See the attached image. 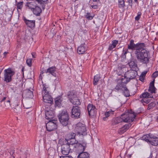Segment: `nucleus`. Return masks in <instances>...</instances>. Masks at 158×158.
Here are the masks:
<instances>
[{
	"instance_id": "obj_30",
	"label": "nucleus",
	"mask_w": 158,
	"mask_h": 158,
	"mask_svg": "<svg viewBox=\"0 0 158 158\" xmlns=\"http://www.w3.org/2000/svg\"><path fill=\"white\" fill-rule=\"evenodd\" d=\"M152 97L151 94H149L147 92H144L140 96V98H143V99L151 98H152Z\"/></svg>"
},
{
	"instance_id": "obj_5",
	"label": "nucleus",
	"mask_w": 158,
	"mask_h": 158,
	"mask_svg": "<svg viewBox=\"0 0 158 158\" xmlns=\"http://www.w3.org/2000/svg\"><path fill=\"white\" fill-rule=\"evenodd\" d=\"M15 74V72L11 68H8L4 70V80L6 82H10L12 80V77Z\"/></svg>"
},
{
	"instance_id": "obj_27",
	"label": "nucleus",
	"mask_w": 158,
	"mask_h": 158,
	"mask_svg": "<svg viewBox=\"0 0 158 158\" xmlns=\"http://www.w3.org/2000/svg\"><path fill=\"white\" fill-rule=\"evenodd\" d=\"M89 154L87 152H81L77 156V158H88Z\"/></svg>"
},
{
	"instance_id": "obj_38",
	"label": "nucleus",
	"mask_w": 158,
	"mask_h": 158,
	"mask_svg": "<svg viewBox=\"0 0 158 158\" xmlns=\"http://www.w3.org/2000/svg\"><path fill=\"white\" fill-rule=\"evenodd\" d=\"M22 109L20 106L17 105L14 108V111L17 113H20Z\"/></svg>"
},
{
	"instance_id": "obj_47",
	"label": "nucleus",
	"mask_w": 158,
	"mask_h": 158,
	"mask_svg": "<svg viewBox=\"0 0 158 158\" xmlns=\"http://www.w3.org/2000/svg\"><path fill=\"white\" fill-rule=\"evenodd\" d=\"M158 76V71H156L154 72L152 75V77L154 78Z\"/></svg>"
},
{
	"instance_id": "obj_37",
	"label": "nucleus",
	"mask_w": 158,
	"mask_h": 158,
	"mask_svg": "<svg viewBox=\"0 0 158 158\" xmlns=\"http://www.w3.org/2000/svg\"><path fill=\"white\" fill-rule=\"evenodd\" d=\"M124 89H123L122 91V92L123 93V94L124 96L126 97H129L130 96V92L129 90L127 89L126 87V89L124 88Z\"/></svg>"
},
{
	"instance_id": "obj_20",
	"label": "nucleus",
	"mask_w": 158,
	"mask_h": 158,
	"mask_svg": "<svg viewBox=\"0 0 158 158\" xmlns=\"http://www.w3.org/2000/svg\"><path fill=\"white\" fill-rule=\"evenodd\" d=\"M23 19L24 21L26 24L27 27L31 28H34L35 27V20H30L27 19L26 18L23 17Z\"/></svg>"
},
{
	"instance_id": "obj_3",
	"label": "nucleus",
	"mask_w": 158,
	"mask_h": 158,
	"mask_svg": "<svg viewBox=\"0 0 158 158\" xmlns=\"http://www.w3.org/2000/svg\"><path fill=\"white\" fill-rule=\"evenodd\" d=\"M58 119L60 123L63 126H67L70 124L69 117L66 110L60 111L59 114Z\"/></svg>"
},
{
	"instance_id": "obj_61",
	"label": "nucleus",
	"mask_w": 158,
	"mask_h": 158,
	"mask_svg": "<svg viewBox=\"0 0 158 158\" xmlns=\"http://www.w3.org/2000/svg\"><path fill=\"white\" fill-rule=\"evenodd\" d=\"M6 99V97H3V98L2 99V100H1V102H2L4 101Z\"/></svg>"
},
{
	"instance_id": "obj_18",
	"label": "nucleus",
	"mask_w": 158,
	"mask_h": 158,
	"mask_svg": "<svg viewBox=\"0 0 158 158\" xmlns=\"http://www.w3.org/2000/svg\"><path fill=\"white\" fill-rule=\"evenodd\" d=\"M131 122L127 123L124 125L123 127L120 128L118 130V133L122 134L125 132L131 126Z\"/></svg>"
},
{
	"instance_id": "obj_52",
	"label": "nucleus",
	"mask_w": 158,
	"mask_h": 158,
	"mask_svg": "<svg viewBox=\"0 0 158 158\" xmlns=\"http://www.w3.org/2000/svg\"><path fill=\"white\" fill-rule=\"evenodd\" d=\"M147 73V71H144L141 74V76L143 77H144Z\"/></svg>"
},
{
	"instance_id": "obj_29",
	"label": "nucleus",
	"mask_w": 158,
	"mask_h": 158,
	"mask_svg": "<svg viewBox=\"0 0 158 158\" xmlns=\"http://www.w3.org/2000/svg\"><path fill=\"white\" fill-rule=\"evenodd\" d=\"M25 6L31 9L32 11L36 6L35 3L33 2H27L25 4Z\"/></svg>"
},
{
	"instance_id": "obj_46",
	"label": "nucleus",
	"mask_w": 158,
	"mask_h": 158,
	"mask_svg": "<svg viewBox=\"0 0 158 158\" xmlns=\"http://www.w3.org/2000/svg\"><path fill=\"white\" fill-rule=\"evenodd\" d=\"M154 82H155V79L152 81L150 83L149 87H150V88H151V87H152V88H154Z\"/></svg>"
},
{
	"instance_id": "obj_58",
	"label": "nucleus",
	"mask_w": 158,
	"mask_h": 158,
	"mask_svg": "<svg viewBox=\"0 0 158 158\" xmlns=\"http://www.w3.org/2000/svg\"><path fill=\"white\" fill-rule=\"evenodd\" d=\"M10 89L11 90H13L14 92H15L16 90L15 88L14 87H10Z\"/></svg>"
},
{
	"instance_id": "obj_9",
	"label": "nucleus",
	"mask_w": 158,
	"mask_h": 158,
	"mask_svg": "<svg viewBox=\"0 0 158 158\" xmlns=\"http://www.w3.org/2000/svg\"><path fill=\"white\" fill-rule=\"evenodd\" d=\"M68 96L70 102L73 104L77 105H79L81 104L79 99L76 97V95L74 94L73 92H69L68 94Z\"/></svg>"
},
{
	"instance_id": "obj_7",
	"label": "nucleus",
	"mask_w": 158,
	"mask_h": 158,
	"mask_svg": "<svg viewBox=\"0 0 158 158\" xmlns=\"http://www.w3.org/2000/svg\"><path fill=\"white\" fill-rule=\"evenodd\" d=\"M45 118L47 119L53 118L55 116L54 109L50 107H47L44 109Z\"/></svg>"
},
{
	"instance_id": "obj_19",
	"label": "nucleus",
	"mask_w": 158,
	"mask_h": 158,
	"mask_svg": "<svg viewBox=\"0 0 158 158\" xmlns=\"http://www.w3.org/2000/svg\"><path fill=\"white\" fill-rule=\"evenodd\" d=\"M80 137H77V138L75 139V138H74L69 139H65V141H67L72 147L73 146V147L75 148V146L76 144L77 143L81 141V139H80Z\"/></svg>"
},
{
	"instance_id": "obj_42",
	"label": "nucleus",
	"mask_w": 158,
	"mask_h": 158,
	"mask_svg": "<svg viewBox=\"0 0 158 158\" xmlns=\"http://www.w3.org/2000/svg\"><path fill=\"white\" fill-rule=\"evenodd\" d=\"M142 15V13L140 12H138L137 13V15L135 18V20L136 21H138Z\"/></svg>"
},
{
	"instance_id": "obj_13",
	"label": "nucleus",
	"mask_w": 158,
	"mask_h": 158,
	"mask_svg": "<svg viewBox=\"0 0 158 158\" xmlns=\"http://www.w3.org/2000/svg\"><path fill=\"white\" fill-rule=\"evenodd\" d=\"M86 145L87 143L85 141L81 140V141L77 143L75 146L74 148H77L78 150L84 152L86 147Z\"/></svg>"
},
{
	"instance_id": "obj_8",
	"label": "nucleus",
	"mask_w": 158,
	"mask_h": 158,
	"mask_svg": "<svg viewBox=\"0 0 158 158\" xmlns=\"http://www.w3.org/2000/svg\"><path fill=\"white\" fill-rule=\"evenodd\" d=\"M71 147H72L68 143V142L65 140L63 144L61 145L62 154L64 155H68L71 150Z\"/></svg>"
},
{
	"instance_id": "obj_25",
	"label": "nucleus",
	"mask_w": 158,
	"mask_h": 158,
	"mask_svg": "<svg viewBox=\"0 0 158 158\" xmlns=\"http://www.w3.org/2000/svg\"><path fill=\"white\" fill-rule=\"evenodd\" d=\"M84 43L82 44L78 48L77 52L79 54H83L87 50V48L86 46H84Z\"/></svg>"
},
{
	"instance_id": "obj_56",
	"label": "nucleus",
	"mask_w": 158,
	"mask_h": 158,
	"mask_svg": "<svg viewBox=\"0 0 158 158\" xmlns=\"http://www.w3.org/2000/svg\"><path fill=\"white\" fill-rule=\"evenodd\" d=\"M26 155V158H27V157H30V155L28 153H27V152H26V154H25Z\"/></svg>"
},
{
	"instance_id": "obj_63",
	"label": "nucleus",
	"mask_w": 158,
	"mask_h": 158,
	"mask_svg": "<svg viewBox=\"0 0 158 158\" xmlns=\"http://www.w3.org/2000/svg\"><path fill=\"white\" fill-rule=\"evenodd\" d=\"M132 154H127V156L129 157H131Z\"/></svg>"
},
{
	"instance_id": "obj_2",
	"label": "nucleus",
	"mask_w": 158,
	"mask_h": 158,
	"mask_svg": "<svg viewBox=\"0 0 158 158\" xmlns=\"http://www.w3.org/2000/svg\"><path fill=\"white\" fill-rule=\"evenodd\" d=\"M145 47V44L143 43V46L137 49V50L135 52V53L138 61L142 63L147 64L149 61L148 55L149 51L144 48Z\"/></svg>"
},
{
	"instance_id": "obj_57",
	"label": "nucleus",
	"mask_w": 158,
	"mask_h": 158,
	"mask_svg": "<svg viewBox=\"0 0 158 158\" xmlns=\"http://www.w3.org/2000/svg\"><path fill=\"white\" fill-rule=\"evenodd\" d=\"M152 153L151 152L150 153V156L149 157H148L147 158H152Z\"/></svg>"
},
{
	"instance_id": "obj_55",
	"label": "nucleus",
	"mask_w": 158,
	"mask_h": 158,
	"mask_svg": "<svg viewBox=\"0 0 158 158\" xmlns=\"http://www.w3.org/2000/svg\"><path fill=\"white\" fill-rule=\"evenodd\" d=\"M144 79L143 78V77H142L140 76L139 77V80H140L141 81H144Z\"/></svg>"
},
{
	"instance_id": "obj_24",
	"label": "nucleus",
	"mask_w": 158,
	"mask_h": 158,
	"mask_svg": "<svg viewBox=\"0 0 158 158\" xmlns=\"http://www.w3.org/2000/svg\"><path fill=\"white\" fill-rule=\"evenodd\" d=\"M63 101V99L61 96H59L55 99V106H58V107L62 105L61 102Z\"/></svg>"
},
{
	"instance_id": "obj_4",
	"label": "nucleus",
	"mask_w": 158,
	"mask_h": 158,
	"mask_svg": "<svg viewBox=\"0 0 158 158\" xmlns=\"http://www.w3.org/2000/svg\"><path fill=\"white\" fill-rule=\"evenodd\" d=\"M76 129L77 131V134L80 135V137L82 139L83 136L87 134L86 127L84 124L79 123L77 125Z\"/></svg>"
},
{
	"instance_id": "obj_15",
	"label": "nucleus",
	"mask_w": 158,
	"mask_h": 158,
	"mask_svg": "<svg viewBox=\"0 0 158 158\" xmlns=\"http://www.w3.org/2000/svg\"><path fill=\"white\" fill-rule=\"evenodd\" d=\"M43 101L44 102L48 103L52 105L53 103V98L49 94H45L44 95H43Z\"/></svg>"
},
{
	"instance_id": "obj_64",
	"label": "nucleus",
	"mask_w": 158,
	"mask_h": 158,
	"mask_svg": "<svg viewBox=\"0 0 158 158\" xmlns=\"http://www.w3.org/2000/svg\"><path fill=\"white\" fill-rule=\"evenodd\" d=\"M48 0H43V1L42 0V2H47L48 1Z\"/></svg>"
},
{
	"instance_id": "obj_17",
	"label": "nucleus",
	"mask_w": 158,
	"mask_h": 158,
	"mask_svg": "<svg viewBox=\"0 0 158 158\" xmlns=\"http://www.w3.org/2000/svg\"><path fill=\"white\" fill-rule=\"evenodd\" d=\"M56 69L55 67H50L47 69H45L44 72L46 73L50 74L53 76L56 77H57V75L56 74Z\"/></svg>"
},
{
	"instance_id": "obj_16",
	"label": "nucleus",
	"mask_w": 158,
	"mask_h": 158,
	"mask_svg": "<svg viewBox=\"0 0 158 158\" xmlns=\"http://www.w3.org/2000/svg\"><path fill=\"white\" fill-rule=\"evenodd\" d=\"M33 91L32 89H25L23 91V95L26 98H32L33 96Z\"/></svg>"
},
{
	"instance_id": "obj_43",
	"label": "nucleus",
	"mask_w": 158,
	"mask_h": 158,
	"mask_svg": "<svg viewBox=\"0 0 158 158\" xmlns=\"http://www.w3.org/2000/svg\"><path fill=\"white\" fill-rule=\"evenodd\" d=\"M155 89H156L155 87L154 88H152V87H151L150 88V87H149L148 90L149 92H150L152 94L153 93H155Z\"/></svg>"
},
{
	"instance_id": "obj_1",
	"label": "nucleus",
	"mask_w": 158,
	"mask_h": 158,
	"mask_svg": "<svg viewBox=\"0 0 158 158\" xmlns=\"http://www.w3.org/2000/svg\"><path fill=\"white\" fill-rule=\"evenodd\" d=\"M135 117V115L134 112L131 110L129 112L123 114L120 117L113 118L112 121V124L114 125L122 122H132L134 120Z\"/></svg>"
},
{
	"instance_id": "obj_35",
	"label": "nucleus",
	"mask_w": 158,
	"mask_h": 158,
	"mask_svg": "<svg viewBox=\"0 0 158 158\" xmlns=\"http://www.w3.org/2000/svg\"><path fill=\"white\" fill-rule=\"evenodd\" d=\"M100 79V76L98 75H96L95 76L93 80V84L95 85L97 84V83Z\"/></svg>"
},
{
	"instance_id": "obj_62",
	"label": "nucleus",
	"mask_w": 158,
	"mask_h": 158,
	"mask_svg": "<svg viewBox=\"0 0 158 158\" xmlns=\"http://www.w3.org/2000/svg\"><path fill=\"white\" fill-rule=\"evenodd\" d=\"M8 53V52H5L3 53V55L4 56H5Z\"/></svg>"
},
{
	"instance_id": "obj_51",
	"label": "nucleus",
	"mask_w": 158,
	"mask_h": 158,
	"mask_svg": "<svg viewBox=\"0 0 158 158\" xmlns=\"http://www.w3.org/2000/svg\"><path fill=\"white\" fill-rule=\"evenodd\" d=\"M15 151L14 150H12V151H10V155H12V157H13V158H15V156H14V155H15Z\"/></svg>"
},
{
	"instance_id": "obj_6",
	"label": "nucleus",
	"mask_w": 158,
	"mask_h": 158,
	"mask_svg": "<svg viewBox=\"0 0 158 158\" xmlns=\"http://www.w3.org/2000/svg\"><path fill=\"white\" fill-rule=\"evenodd\" d=\"M143 45V43H138L135 44L134 40H131L130 41L129 43L127 45L128 49L132 52L134 51H136L137 49L142 46Z\"/></svg>"
},
{
	"instance_id": "obj_49",
	"label": "nucleus",
	"mask_w": 158,
	"mask_h": 158,
	"mask_svg": "<svg viewBox=\"0 0 158 158\" xmlns=\"http://www.w3.org/2000/svg\"><path fill=\"white\" fill-rule=\"evenodd\" d=\"M30 75H31V76L30 77H29V79H32V78L34 77V71H31L29 73Z\"/></svg>"
},
{
	"instance_id": "obj_31",
	"label": "nucleus",
	"mask_w": 158,
	"mask_h": 158,
	"mask_svg": "<svg viewBox=\"0 0 158 158\" xmlns=\"http://www.w3.org/2000/svg\"><path fill=\"white\" fill-rule=\"evenodd\" d=\"M114 114V111L111 110L108 111H106L105 113V117H104L103 119L104 120H106V118L108 117L109 116H112Z\"/></svg>"
},
{
	"instance_id": "obj_33",
	"label": "nucleus",
	"mask_w": 158,
	"mask_h": 158,
	"mask_svg": "<svg viewBox=\"0 0 158 158\" xmlns=\"http://www.w3.org/2000/svg\"><path fill=\"white\" fill-rule=\"evenodd\" d=\"M43 92H44V94L47 93L49 94L50 92V88L47 85L45 84H44L43 85Z\"/></svg>"
},
{
	"instance_id": "obj_10",
	"label": "nucleus",
	"mask_w": 158,
	"mask_h": 158,
	"mask_svg": "<svg viewBox=\"0 0 158 158\" xmlns=\"http://www.w3.org/2000/svg\"><path fill=\"white\" fill-rule=\"evenodd\" d=\"M71 116L72 118H79L81 114L80 108L77 106H73L71 111Z\"/></svg>"
},
{
	"instance_id": "obj_44",
	"label": "nucleus",
	"mask_w": 158,
	"mask_h": 158,
	"mask_svg": "<svg viewBox=\"0 0 158 158\" xmlns=\"http://www.w3.org/2000/svg\"><path fill=\"white\" fill-rule=\"evenodd\" d=\"M148 98H143L141 100V102L147 104L150 102V100L148 99Z\"/></svg>"
},
{
	"instance_id": "obj_41",
	"label": "nucleus",
	"mask_w": 158,
	"mask_h": 158,
	"mask_svg": "<svg viewBox=\"0 0 158 158\" xmlns=\"http://www.w3.org/2000/svg\"><path fill=\"white\" fill-rule=\"evenodd\" d=\"M128 50L129 49H128V48L127 49H126L125 50H123V52L121 56L122 57H123V58H125L126 57V54L128 52Z\"/></svg>"
},
{
	"instance_id": "obj_54",
	"label": "nucleus",
	"mask_w": 158,
	"mask_h": 158,
	"mask_svg": "<svg viewBox=\"0 0 158 158\" xmlns=\"http://www.w3.org/2000/svg\"><path fill=\"white\" fill-rule=\"evenodd\" d=\"M90 6L92 7V8L94 9H96L98 8V6L96 5H91Z\"/></svg>"
},
{
	"instance_id": "obj_28",
	"label": "nucleus",
	"mask_w": 158,
	"mask_h": 158,
	"mask_svg": "<svg viewBox=\"0 0 158 158\" xmlns=\"http://www.w3.org/2000/svg\"><path fill=\"white\" fill-rule=\"evenodd\" d=\"M77 137H80V135L77 133H74L73 132H70L67 135L68 139H73L75 138H77Z\"/></svg>"
},
{
	"instance_id": "obj_26",
	"label": "nucleus",
	"mask_w": 158,
	"mask_h": 158,
	"mask_svg": "<svg viewBox=\"0 0 158 158\" xmlns=\"http://www.w3.org/2000/svg\"><path fill=\"white\" fill-rule=\"evenodd\" d=\"M34 14L36 16H39L40 13L42 12L41 9L40 7L38 6H36L35 8L32 10Z\"/></svg>"
},
{
	"instance_id": "obj_53",
	"label": "nucleus",
	"mask_w": 158,
	"mask_h": 158,
	"mask_svg": "<svg viewBox=\"0 0 158 158\" xmlns=\"http://www.w3.org/2000/svg\"><path fill=\"white\" fill-rule=\"evenodd\" d=\"M115 47H114L111 44H110L109 47L108 49L110 50H111L113 49Z\"/></svg>"
},
{
	"instance_id": "obj_14",
	"label": "nucleus",
	"mask_w": 158,
	"mask_h": 158,
	"mask_svg": "<svg viewBox=\"0 0 158 158\" xmlns=\"http://www.w3.org/2000/svg\"><path fill=\"white\" fill-rule=\"evenodd\" d=\"M87 110L89 116H91L96 115L97 109L94 106L89 104L87 106Z\"/></svg>"
},
{
	"instance_id": "obj_12",
	"label": "nucleus",
	"mask_w": 158,
	"mask_h": 158,
	"mask_svg": "<svg viewBox=\"0 0 158 158\" xmlns=\"http://www.w3.org/2000/svg\"><path fill=\"white\" fill-rule=\"evenodd\" d=\"M137 70L131 69L125 73V76L129 79H130V81L131 79H134L136 76L137 75Z\"/></svg>"
},
{
	"instance_id": "obj_59",
	"label": "nucleus",
	"mask_w": 158,
	"mask_h": 158,
	"mask_svg": "<svg viewBox=\"0 0 158 158\" xmlns=\"http://www.w3.org/2000/svg\"><path fill=\"white\" fill-rule=\"evenodd\" d=\"M31 54H32V57L33 58H35V52H32Z\"/></svg>"
},
{
	"instance_id": "obj_60",
	"label": "nucleus",
	"mask_w": 158,
	"mask_h": 158,
	"mask_svg": "<svg viewBox=\"0 0 158 158\" xmlns=\"http://www.w3.org/2000/svg\"><path fill=\"white\" fill-rule=\"evenodd\" d=\"M23 106L24 107V108L26 109H29V108H30V107H31L30 106Z\"/></svg>"
},
{
	"instance_id": "obj_34",
	"label": "nucleus",
	"mask_w": 158,
	"mask_h": 158,
	"mask_svg": "<svg viewBox=\"0 0 158 158\" xmlns=\"http://www.w3.org/2000/svg\"><path fill=\"white\" fill-rule=\"evenodd\" d=\"M130 81V79H129L128 78H127L125 74H124V78H123L121 79V81H119L121 83H123V84H125L127 83Z\"/></svg>"
},
{
	"instance_id": "obj_39",
	"label": "nucleus",
	"mask_w": 158,
	"mask_h": 158,
	"mask_svg": "<svg viewBox=\"0 0 158 158\" xmlns=\"http://www.w3.org/2000/svg\"><path fill=\"white\" fill-rule=\"evenodd\" d=\"M23 1L18 2L16 3L17 9H21L23 6Z\"/></svg>"
},
{
	"instance_id": "obj_36",
	"label": "nucleus",
	"mask_w": 158,
	"mask_h": 158,
	"mask_svg": "<svg viewBox=\"0 0 158 158\" xmlns=\"http://www.w3.org/2000/svg\"><path fill=\"white\" fill-rule=\"evenodd\" d=\"M118 6L120 8H123L125 6L124 0H118Z\"/></svg>"
},
{
	"instance_id": "obj_22",
	"label": "nucleus",
	"mask_w": 158,
	"mask_h": 158,
	"mask_svg": "<svg viewBox=\"0 0 158 158\" xmlns=\"http://www.w3.org/2000/svg\"><path fill=\"white\" fill-rule=\"evenodd\" d=\"M126 85L125 84L121 83L119 81H118V83L116 86L115 88L113 89V91H115V89L118 92L122 91H123L124 88L126 89Z\"/></svg>"
},
{
	"instance_id": "obj_32",
	"label": "nucleus",
	"mask_w": 158,
	"mask_h": 158,
	"mask_svg": "<svg viewBox=\"0 0 158 158\" xmlns=\"http://www.w3.org/2000/svg\"><path fill=\"white\" fill-rule=\"evenodd\" d=\"M152 135V134H149L144 135L141 138V139L142 140H144L147 142H149V139L151 138L150 135Z\"/></svg>"
},
{
	"instance_id": "obj_50",
	"label": "nucleus",
	"mask_w": 158,
	"mask_h": 158,
	"mask_svg": "<svg viewBox=\"0 0 158 158\" xmlns=\"http://www.w3.org/2000/svg\"><path fill=\"white\" fill-rule=\"evenodd\" d=\"M127 2L128 3L129 5L131 8L132 6V0H127Z\"/></svg>"
},
{
	"instance_id": "obj_23",
	"label": "nucleus",
	"mask_w": 158,
	"mask_h": 158,
	"mask_svg": "<svg viewBox=\"0 0 158 158\" xmlns=\"http://www.w3.org/2000/svg\"><path fill=\"white\" fill-rule=\"evenodd\" d=\"M131 69L133 70H138V68L136 60L132 59L128 63Z\"/></svg>"
},
{
	"instance_id": "obj_45",
	"label": "nucleus",
	"mask_w": 158,
	"mask_h": 158,
	"mask_svg": "<svg viewBox=\"0 0 158 158\" xmlns=\"http://www.w3.org/2000/svg\"><path fill=\"white\" fill-rule=\"evenodd\" d=\"M118 41L117 40H114L112 42L111 44L114 47H115L116 45L118 44Z\"/></svg>"
},
{
	"instance_id": "obj_48",
	"label": "nucleus",
	"mask_w": 158,
	"mask_h": 158,
	"mask_svg": "<svg viewBox=\"0 0 158 158\" xmlns=\"http://www.w3.org/2000/svg\"><path fill=\"white\" fill-rule=\"evenodd\" d=\"M27 64L29 66H31V59H27L26 60Z\"/></svg>"
},
{
	"instance_id": "obj_11",
	"label": "nucleus",
	"mask_w": 158,
	"mask_h": 158,
	"mask_svg": "<svg viewBox=\"0 0 158 158\" xmlns=\"http://www.w3.org/2000/svg\"><path fill=\"white\" fill-rule=\"evenodd\" d=\"M53 121V120H50L46 123V128L48 131H54L57 128V123L54 122Z\"/></svg>"
},
{
	"instance_id": "obj_40",
	"label": "nucleus",
	"mask_w": 158,
	"mask_h": 158,
	"mask_svg": "<svg viewBox=\"0 0 158 158\" xmlns=\"http://www.w3.org/2000/svg\"><path fill=\"white\" fill-rule=\"evenodd\" d=\"M94 15H90V13H87L85 15V17L86 18L89 20H91L93 19Z\"/></svg>"
},
{
	"instance_id": "obj_21",
	"label": "nucleus",
	"mask_w": 158,
	"mask_h": 158,
	"mask_svg": "<svg viewBox=\"0 0 158 158\" xmlns=\"http://www.w3.org/2000/svg\"><path fill=\"white\" fill-rule=\"evenodd\" d=\"M151 138L149 139V143L152 145L157 146L158 145V138L156 137L152 134L150 135Z\"/></svg>"
}]
</instances>
